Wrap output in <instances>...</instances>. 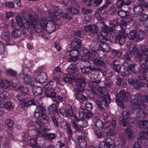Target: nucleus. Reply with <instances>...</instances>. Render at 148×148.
Returning a JSON list of instances; mask_svg holds the SVG:
<instances>
[{"label":"nucleus","mask_w":148,"mask_h":148,"mask_svg":"<svg viewBox=\"0 0 148 148\" xmlns=\"http://www.w3.org/2000/svg\"><path fill=\"white\" fill-rule=\"evenodd\" d=\"M32 25V29L37 33H40V32H41L42 30L43 29L41 27L40 28V26L37 24L36 22L33 23Z\"/></svg>","instance_id":"obj_44"},{"label":"nucleus","mask_w":148,"mask_h":148,"mask_svg":"<svg viewBox=\"0 0 148 148\" xmlns=\"http://www.w3.org/2000/svg\"><path fill=\"white\" fill-rule=\"evenodd\" d=\"M49 113L53 114L54 115H58V112L56 105L54 103L49 106L48 108Z\"/></svg>","instance_id":"obj_24"},{"label":"nucleus","mask_w":148,"mask_h":148,"mask_svg":"<svg viewBox=\"0 0 148 148\" xmlns=\"http://www.w3.org/2000/svg\"><path fill=\"white\" fill-rule=\"evenodd\" d=\"M111 54L114 58L116 57L117 56H120L122 55V52L119 51L118 50L112 49L111 51Z\"/></svg>","instance_id":"obj_46"},{"label":"nucleus","mask_w":148,"mask_h":148,"mask_svg":"<svg viewBox=\"0 0 148 148\" xmlns=\"http://www.w3.org/2000/svg\"><path fill=\"white\" fill-rule=\"evenodd\" d=\"M23 79L25 84H29L31 86L34 85V82L32 81L31 77L29 75H25Z\"/></svg>","instance_id":"obj_35"},{"label":"nucleus","mask_w":148,"mask_h":148,"mask_svg":"<svg viewBox=\"0 0 148 148\" xmlns=\"http://www.w3.org/2000/svg\"><path fill=\"white\" fill-rule=\"evenodd\" d=\"M25 18L24 19H22L21 17L19 16H17L16 17V20L18 25L20 26L22 23H24L26 21Z\"/></svg>","instance_id":"obj_62"},{"label":"nucleus","mask_w":148,"mask_h":148,"mask_svg":"<svg viewBox=\"0 0 148 148\" xmlns=\"http://www.w3.org/2000/svg\"><path fill=\"white\" fill-rule=\"evenodd\" d=\"M125 135L129 139H131L132 137L133 130L132 127L129 126L125 130Z\"/></svg>","instance_id":"obj_28"},{"label":"nucleus","mask_w":148,"mask_h":148,"mask_svg":"<svg viewBox=\"0 0 148 148\" xmlns=\"http://www.w3.org/2000/svg\"><path fill=\"white\" fill-rule=\"evenodd\" d=\"M141 50L143 51V54L138 55L135 57V60L140 61V66L147 65L148 60V47L145 48V47H141Z\"/></svg>","instance_id":"obj_3"},{"label":"nucleus","mask_w":148,"mask_h":148,"mask_svg":"<svg viewBox=\"0 0 148 148\" xmlns=\"http://www.w3.org/2000/svg\"><path fill=\"white\" fill-rule=\"evenodd\" d=\"M60 112L64 117H69L73 116L72 106L69 105L66 109L63 108L60 109Z\"/></svg>","instance_id":"obj_7"},{"label":"nucleus","mask_w":148,"mask_h":148,"mask_svg":"<svg viewBox=\"0 0 148 148\" xmlns=\"http://www.w3.org/2000/svg\"><path fill=\"white\" fill-rule=\"evenodd\" d=\"M118 15L121 17L127 16L129 15V12L124 10H119L118 13Z\"/></svg>","instance_id":"obj_42"},{"label":"nucleus","mask_w":148,"mask_h":148,"mask_svg":"<svg viewBox=\"0 0 148 148\" xmlns=\"http://www.w3.org/2000/svg\"><path fill=\"white\" fill-rule=\"evenodd\" d=\"M116 84L119 87L125 88L126 87L127 84L124 80L121 78L117 79L116 82Z\"/></svg>","instance_id":"obj_38"},{"label":"nucleus","mask_w":148,"mask_h":148,"mask_svg":"<svg viewBox=\"0 0 148 148\" xmlns=\"http://www.w3.org/2000/svg\"><path fill=\"white\" fill-rule=\"evenodd\" d=\"M46 15L49 18L51 19V20L55 21L57 18V16L54 14L53 12L50 10L48 11L46 13Z\"/></svg>","instance_id":"obj_41"},{"label":"nucleus","mask_w":148,"mask_h":148,"mask_svg":"<svg viewBox=\"0 0 148 148\" xmlns=\"http://www.w3.org/2000/svg\"><path fill=\"white\" fill-rule=\"evenodd\" d=\"M74 120L77 122V125L81 127H87L88 125V122L84 119H79L76 116L74 117Z\"/></svg>","instance_id":"obj_22"},{"label":"nucleus","mask_w":148,"mask_h":148,"mask_svg":"<svg viewBox=\"0 0 148 148\" xmlns=\"http://www.w3.org/2000/svg\"><path fill=\"white\" fill-rule=\"evenodd\" d=\"M33 23H30L29 21L26 19V21L24 23H22L20 27L22 28H24L26 29H32Z\"/></svg>","instance_id":"obj_34"},{"label":"nucleus","mask_w":148,"mask_h":148,"mask_svg":"<svg viewBox=\"0 0 148 148\" xmlns=\"http://www.w3.org/2000/svg\"><path fill=\"white\" fill-rule=\"evenodd\" d=\"M128 67L130 71L133 73L138 74L140 73V67H138L137 64L135 63L130 64Z\"/></svg>","instance_id":"obj_19"},{"label":"nucleus","mask_w":148,"mask_h":148,"mask_svg":"<svg viewBox=\"0 0 148 148\" xmlns=\"http://www.w3.org/2000/svg\"><path fill=\"white\" fill-rule=\"evenodd\" d=\"M73 125L75 129L78 132H80L83 130L82 127H79V126L75 120L73 121Z\"/></svg>","instance_id":"obj_59"},{"label":"nucleus","mask_w":148,"mask_h":148,"mask_svg":"<svg viewBox=\"0 0 148 148\" xmlns=\"http://www.w3.org/2000/svg\"><path fill=\"white\" fill-rule=\"evenodd\" d=\"M129 96V94L127 91L123 89L121 90L117 95L119 98L121 99L124 102L127 101L128 100Z\"/></svg>","instance_id":"obj_12"},{"label":"nucleus","mask_w":148,"mask_h":148,"mask_svg":"<svg viewBox=\"0 0 148 148\" xmlns=\"http://www.w3.org/2000/svg\"><path fill=\"white\" fill-rule=\"evenodd\" d=\"M0 106L1 107H3L6 109L11 110L13 108L14 104L13 103L11 102L8 101L3 104H1Z\"/></svg>","instance_id":"obj_25"},{"label":"nucleus","mask_w":148,"mask_h":148,"mask_svg":"<svg viewBox=\"0 0 148 148\" xmlns=\"http://www.w3.org/2000/svg\"><path fill=\"white\" fill-rule=\"evenodd\" d=\"M5 123L9 128L12 127L14 123L13 120L10 119H7L5 121Z\"/></svg>","instance_id":"obj_58"},{"label":"nucleus","mask_w":148,"mask_h":148,"mask_svg":"<svg viewBox=\"0 0 148 148\" xmlns=\"http://www.w3.org/2000/svg\"><path fill=\"white\" fill-rule=\"evenodd\" d=\"M132 49L130 50L129 54L131 56H137L138 55H141L139 53V49L136 45L133 46Z\"/></svg>","instance_id":"obj_30"},{"label":"nucleus","mask_w":148,"mask_h":148,"mask_svg":"<svg viewBox=\"0 0 148 148\" xmlns=\"http://www.w3.org/2000/svg\"><path fill=\"white\" fill-rule=\"evenodd\" d=\"M140 5H134L133 6V11L134 14L136 15H139L142 13L144 11V9L142 6L148 8V3H141Z\"/></svg>","instance_id":"obj_8"},{"label":"nucleus","mask_w":148,"mask_h":148,"mask_svg":"<svg viewBox=\"0 0 148 148\" xmlns=\"http://www.w3.org/2000/svg\"><path fill=\"white\" fill-rule=\"evenodd\" d=\"M70 2V4H69L68 10L72 14H78L79 12V8L78 4L74 0H71Z\"/></svg>","instance_id":"obj_6"},{"label":"nucleus","mask_w":148,"mask_h":148,"mask_svg":"<svg viewBox=\"0 0 148 148\" xmlns=\"http://www.w3.org/2000/svg\"><path fill=\"white\" fill-rule=\"evenodd\" d=\"M81 40L78 38H75L71 42L70 46L71 48L78 49L81 47Z\"/></svg>","instance_id":"obj_9"},{"label":"nucleus","mask_w":148,"mask_h":148,"mask_svg":"<svg viewBox=\"0 0 148 148\" xmlns=\"http://www.w3.org/2000/svg\"><path fill=\"white\" fill-rule=\"evenodd\" d=\"M124 71L121 72V76L124 77H128L130 75L131 73L130 72L128 67L125 66V64L124 65Z\"/></svg>","instance_id":"obj_32"},{"label":"nucleus","mask_w":148,"mask_h":148,"mask_svg":"<svg viewBox=\"0 0 148 148\" xmlns=\"http://www.w3.org/2000/svg\"><path fill=\"white\" fill-rule=\"evenodd\" d=\"M145 36V33L142 30H140L137 33V41L142 40Z\"/></svg>","instance_id":"obj_55"},{"label":"nucleus","mask_w":148,"mask_h":148,"mask_svg":"<svg viewBox=\"0 0 148 148\" xmlns=\"http://www.w3.org/2000/svg\"><path fill=\"white\" fill-rule=\"evenodd\" d=\"M110 65L115 72L119 73L121 69V62L118 60L115 59L112 61Z\"/></svg>","instance_id":"obj_10"},{"label":"nucleus","mask_w":148,"mask_h":148,"mask_svg":"<svg viewBox=\"0 0 148 148\" xmlns=\"http://www.w3.org/2000/svg\"><path fill=\"white\" fill-rule=\"evenodd\" d=\"M92 62L93 64L97 66L104 67L106 65V63L104 61L96 58H94Z\"/></svg>","instance_id":"obj_29"},{"label":"nucleus","mask_w":148,"mask_h":148,"mask_svg":"<svg viewBox=\"0 0 148 148\" xmlns=\"http://www.w3.org/2000/svg\"><path fill=\"white\" fill-rule=\"evenodd\" d=\"M67 71L69 74L77 76L79 74L78 69L76 66L74 64H71L69 66L67 69Z\"/></svg>","instance_id":"obj_13"},{"label":"nucleus","mask_w":148,"mask_h":148,"mask_svg":"<svg viewBox=\"0 0 148 148\" xmlns=\"http://www.w3.org/2000/svg\"><path fill=\"white\" fill-rule=\"evenodd\" d=\"M108 34V32L104 30L100 32L97 36V38L100 40L101 47L106 52L110 50V48L108 45L105 43V42L107 40Z\"/></svg>","instance_id":"obj_2"},{"label":"nucleus","mask_w":148,"mask_h":148,"mask_svg":"<svg viewBox=\"0 0 148 148\" xmlns=\"http://www.w3.org/2000/svg\"><path fill=\"white\" fill-rule=\"evenodd\" d=\"M140 73L146 74L148 72V65L140 66Z\"/></svg>","instance_id":"obj_49"},{"label":"nucleus","mask_w":148,"mask_h":148,"mask_svg":"<svg viewBox=\"0 0 148 148\" xmlns=\"http://www.w3.org/2000/svg\"><path fill=\"white\" fill-rule=\"evenodd\" d=\"M137 32L135 30H134L130 32L128 35V37L130 40L137 41Z\"/></svg>","instance_id":"obj_33"},{"label":"nucleus","mask_w":148,"mask_h":148,"mask_svg":"<svg viewBox=\"0 0 148 148\" xmlns=\"http://www.w3.org/2000/svg\"><path fill=\"white\" fill-rule=\"evenodd\" d=\"M85 137L84 136L78 137L77 140L80 147L81 148H85L87 146V143L85 139Z\"/></svg>","instance_id":"obj_20"},{"label":"nucleus","mask_w":148,"mask_h":148,"mask_svg":"<svg viewBox=\"0 0 148 148\" xmlns=\"http://www.w3.org/2000/svg\"><path fill=\"white\" fill-rule=\"evenodd\" d=\"M60 15L62 16L64 18L69 20L73 17V15L71 13L67 11L64 12H60Z\"/></svg>","instance_id":"obj_26"},{"label":"nucleus","mask_w":148,"mask_h":148,"mask_svg":"<svg viewBox=\"0 0 148 148\" xmlns=\"http://www.w3.org/2000/svg\"><path fill=\"white\" fill-rule=\"evenodd\" d=\"M96 54L97 56L101 59H105L106 56V52L101 49L97 50Z\"/></svg>","instance_id":"obj_27"},{"label":"nucleus","mask_w":148,"mask_h":148,"mask_svg":"<svg viewBox=\"0 0 148 148\" xmlns=\"http://www.w3.org/2000/svg\"><path fill=\"white\" fill-rule=\"evenodd\" d=\"M0 86L3 88H7L10 86L9 82L7 80H2L0 82Z\"/></svg>","instance_id":"obj_47"},{"label":"nucleus","mask_w":148,"mask_h":148,"mask_svg":"<svg viewBox=\"0 0 148 148\" xmlns=\"http://www.w3.org/2000/svg\"><path fill=\"white\" fill-rule=\"evenodd\" d=\"M18 89L23 93V95L26 94L28 91V89L27 87L24 86H20L18 88Z\"/></svg>","instance_id":"obj_60"},{"label":"nucleus","mask_w":148,"mask_h":148,"mask_svg":"<svg viewBox=\"0 0 148 148\" xmlns=\"http://www.w3.org/2000/svg\"><path fill=\"white\" fill-rule=\"evenodd\" d=\"M42 92V88L40 86H37L33 89V92L35 96H39L41 95Z\"/></svg>","instance_id":"obj_39"},{"label":"nucleus","mask_w":148,"mask_h":148,"mask_svg":"<svg viewBox=\"0 0 148 148\" xmlns=\"http://www.w3.org/2000/svg\"><path fill=\"white\" fill-rule=\"evenodd\" d=\"M47 79L46 74L44 72H41L39 75L37 76L35 78L37 82L41 83L46 82Z\"/></svg>","instance_id":"obj_17"},{"label":"nucleus","mask_w":148,"mask_h":148,"mask_svg":"<svg viewBox=\"0 0 148 148\" xmlns=\"http://www.w3.org/2000/svg\"><path fill=\"white\" fill-rule=\"evenodd\" d=\"M97 66H91L90 71H88V75L90 78L92 80L95 79L97 77L96 71H97Z\"/></svg>","instance_id":"obj_15"},{"label":"nucleus","mask_w":148,"mask_h":148,"mask_svg":"<svg viewBox=\"0 0 148 148\" xmlns=\"http://www.w3.org/2000/svg\"><path fill=\"white\" fill-rule=\"evenodd\" d=\"M130 96L132 101V107L135 109L134 112H137L140 111L139 116L143 117V110L147 107L145 102H148V96L137 93L135 95H130Z\"/></svg>","instance_id":"obj_1"},{"label":"nucleus","mask_w":148,"mask_h":148,"mask_svg":"<svg viewBox=\"0 0 148 148\" xmlns=\"http://www.w3.org/2000/svg\"><path fill=\"white\" fill-rule=\"evenodd\" d=\"M29 145L31 146L33 148H41V147L36 142V141L34 139H31L27 141Z\"/></svg>","instance_id":"obj_31"},{"label":"nucleus","mask_w":148,"mask_h":148,"mask_svg":"<svg viewBox=\"0 0 148 148\" xmlns=\"http://www.w3.org/2000/svg\"><path fill=\"white\" fill-rule=\"evenodd\" d=\"M76 86L77 87L75 89L81 91H84V88L87 84L85 78L82 77H79L76 78L75 80Z\"/></svg>","instance_id":"obj_5"},{"label":"nucleus","mask_w":148,"mask_h":148,"mask_svg":"<svg viewBox=\"0 0 148 148\" xmlns=\"http://www.w3.org/2000/svg\"><path fill=\"white\" fill-rule=\"evenodd\" d=\"M131 107L133 113H131L130 116L129 117V119H128L130 123H134L136 122V123H137V121L136 120L138 118H144L145 117L146 115V113L145 112L144 110H143V113L144 115L143 117L140 116V115L139 116L140 113V111H138V112H134L135 109H134L132 107V101H131Z\"/></svg>","instance_id":"obj_4"},{"label":"nucleus","mask_w":148,"mask_h":148,"mask_svg":"<svg viewBox=\"0 0 148 148\" xmlns=\"http://www.w3.org/2000/svg\"><path fill=\"white\" fill-rule=\"evenodd\" d=\"M83 91H81L77 89H75L74 90V95L75 96V98L78 100H85L87 99V97L84 96L81 92Z\"/></svg>","instance_id":"obj_21"},{"label":"nucleus","mask_w":148,"mask_h":148,"mask_svg":"<svg viewBox=\"0 0 148 148\" xmlns=\"http://www.w3.org/2000/svg\"><path fill=\"white\" fill-rule=\"evenodd\" d=\"M103 122L100 120L98 119L96 120L94 122V125L95 128V129H103Z\"/></svg>","instance_id":"obj_45"},{"label":"nucleus","mask_w":148,"mask_h":148,"mask_svg":"<svg viewBox=\"0 0 148 148\" xmlns=\"http://www.w3.org/2000/svg\"><path fill=\"white\" fill-rule=\"evenodd\" d=\"M115 39L117 42H119L121 45H123L125 43L126 36L123 34H118L115 36Z\"/></svg>","instance_id":"obj_18"},{"label":"nucleus","mask_w":148,"mask_h":148,"mask_svg":"<svg viewBox=\"0 0 148 148\" xmlns=\"http://www.w3.org/2000/svg\"><path fill=\"white\" fill-rule=\"evenodd\" d=\"M131 113L128 111L126 110L123 111L122 113V114L123 115V118L128 119L130 116Z\"/></svg>","instance_id":"obj_63"},{"label":"nucleus","mask_w":148,"mask_h":148,"mask_svg":"<svg viewBox=\"0 0 148 148\" xmlns=\"http://www.w3.org/2000/svg\"><path fill=\"white\" fill-rule=\"evenodd\" d=\"M23 104L25 106L28 107L31 105H36L35 100L34 99H32L28 100L27 103H23Z\"/></svg>","instance_id":"obj_48"},{"label":"nucleus","mask_w":148,"mask_h":148,"mask_svg":"<svg viewBox=\"0 0 148 148\" xmlns=\"http://www.w3.org/2000/svg\"><path fill=\"white\" fill-rule=\"evenodd\" d=\"M98 91L99 93L104 95H107L108 90L106 87L104 86H102L99 88Z\"/></svg>","instance_id":"obj_56"},{"label":"nucleus","mask_w":148,"mask_h":148,"mask_svg":"<svg viewBox=\"0 0 148 148\" xmlns=\"http://www.w3.org/2000/svg\"><path fill=\"white\" fill-rule=\"evenodd\" d=\"M55 21L49 20L47 27L46 30L49 33H51L54 32L56 29Z\"/></svg>","instance_id":"obj_14"},{"label":"nucleus","mask_w":148,"mask_h":148,"mask_svg":"<svg viewBox=\"0 0 148 148\" xmlns=\"http://www.w3.org/2000/svg\"><path fill=\"white\" fill-rule=\"evenodd\" d=\"M103 82L105 85L108 87H110L112 86L113 85L112 80L108 78H106Z\"/></svg>","instance_id":"obj_51"},{"label":"nucleus","mask_w":148,"mask_h":148,"mask_svg":"<svg viewBox=\"0 0 148 148\" xmlns=\"http://www.w3.org/2000/svg\"><path fill=\"white\" fill-rule=\"evenodd\" d=\"M130 56L129 53H128L127 52L124 55L123 61L125 63L124 64H125V65L130 60L131 57Z\"/></svg>","instance_id":"obj_53"},{"label":"nucleus","mask_w":148,"mask_h":148,"mask_svg":"<svg viewBox=\"0 0 148 148\" xmlns=\"http://www.w3.org/2000/svg\"><path fill=\"white\" fill-rule=\"evenodd\" d=\"M102 101L104 103V106L107 107L109 106V103L110 102V97L109 95L106 96V97H104L102 98Z\"/></svg>","instance_id":"obj_50"},{"label":"nucleus","mask_w":148,"mask_h":148,"mask_svg":"<svg viewBox=\"0 0 148 148\" xmlns=\"http://www.w3.org/2000/svg\"><path fill=\"white\" fill-rule=\"evenodd\" d=\"M75 75H73L69 73V74H66L63 77V80L65 83H71L74 79L75 77Z\"/></svg>","instance_id":"obj_23"},{"label":"nucleus","mask_w":148,"mask_h":148,"mask_svg":"<svg viewBox=\"0 0 148 148\" xmlns=\"http://www.w3.org/2000/svg\"><path fill=\"white\" fill-rule=\"evenodd\" d=\"M21 31L19 29H14L12 32V36L14 38L18 37L20 35Z\"/></svg>","instance_id":"obj_52"},{"label":"nucleus","mask_w":148,"mask_h":148,"mask_svg":"<svg viewBox=\"0 0 148 148\" xmlns=\"http://www.w3.org/2000/svg\"><path fill=\"white\" fill-rule=\"evenodd\" d=\"M96 105L98 108L101 111L105 112V109L103 106L102 102L98 100H97L95 101Z\"/></svg>","instance_id":"obj_54"},{"label":"nucleus","mask_w":148,"mask_h":148,"mask_svg":"<svg viewBox=\"0 0 148 148\" xmlns=\"http://www.w3.org/2000/svg\"><path fill=\"white\" fill-rule=\"evenodd\" d=\"M136 19L139 21H146L148 19V15L143 14L136 16Z\"/></svg>","instance_id":"obj_37"},{"label":"nucleus","mask_w":148,"mask_h":148,"mask_svg":"<svg viewBox=\"0 0 148 148\" xmlns=\"http://www.w3.org/2000/svg\"><path fill=\"white\" fill-rule=\"evenodd\" d=\"M46 109L43 106H39L36 107L34 113V116L37 118L40 117V115L45 112Z\"/></svg>","instance_id":"obj_16"},{"label":"nucleus","mask_w":148,"mask_h":148,"mask_svg":"<svg viewBox=\"0 0 148 148\" xmlns=\"http://www.w3.org/2000/svg\"><path fill=\"white\" fill-rule=\"evenodd\" d=\"M40 25L41 27L43 29H45L47 25V23H48V21H47L46 18L43 17L40 18Z\"/></svg>","instance_id":"obj_36"},{"label":"nucleus","mask_w":148,"mask_h":148,"mask_svg":"<svg viewBox=\"0 0 148 148\" xmlns=\"http://www.w3.org/2000/svg\"><path fill=\"white\" fill-rule=\"evenodd\" d=\"M106 143L109 148H113L114 147V140L110 137H107L106 139Z\"/></svg>","instance_id":"obj_40"},{"label":"nucleus","mask_w":148,"mask_h":148,"mask_svg":"<svg viewBox=\"0 0 148 148\" xmlns=\"http://www.w3.org/2000/svg\"><path fill=\"white\" fill-rule=\"evenodd\" d=\"M79 54V51L77 49L72 50L70 52V56L72 58L69 59V62H75L79 59L78 56Z\"/></svg>","instance_id":"obj_11"},{"label":"nucleus","mask_w":148,"mask_h":148,"mask_svg":"<svg viewBox=\"0 0 148 148\" xmlns=\"http://www.w3.org/2000/svg\"><path fill=\"white\" fill-rule=\"evenodd\" d=\"M128 80L129 83L132 85H135L137 81L135 80V78L133 76L129 77Z\"/></svg>","instance_id":"obj_64"},{"label":"nucleus","mask_w":148,"mask_h":148,"mask_svg":"<svg viewBox=\"0 0 148 148\" xmlns=\"http://www.w3.org/2000/svg\"><path fill=\"white\" fill-rule=\"evenodd\" d=\"M145 85V83L142 82L139 80H137L135 84L134 87L137 89H140Z\"/></svg>","instance_id":"obj_57"},{"label":"nucleus","mask_w":148,"mask_h":148,"mask_svg":"<svg viewBox=\"0 0 148 148\" xmlns=\"http://www.w3.org/2000/svg\"><path fill=\"white\" fill-rule=\"evenodd\" d=\"M90 68L91 69V66L84 65L83 67H80L79 69L82 73L84 74H88V71H86V69H90Z\"/></svg>","instance_id":"obj_61"},{"label":"nucleus","mask_w":148,"mask_h":148,"mask_svg":"<svg viewBox=\"0 0 148 148\" xmlns=\"http://www.w3.org/2000/svg\"><path fill=\"white\" fill-rule=\"evenodd\" d=\"M94 132L97 137L98 138H100L102 137L103 133L102 129L101 128L95 129Z\"/></svg>","instance_id":"obj_43"}]
</instances>
